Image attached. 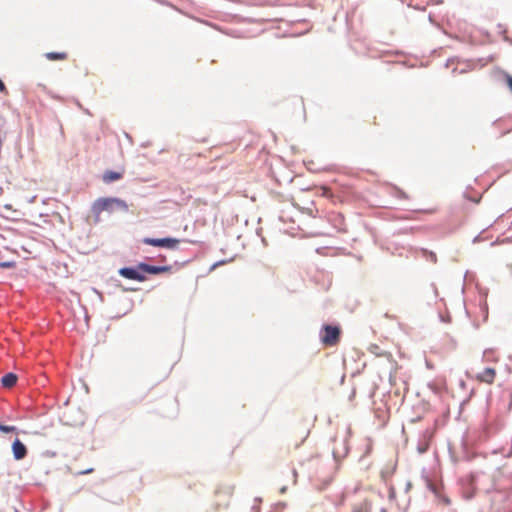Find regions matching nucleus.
Here are the masks:
<instances>
[{"mask_svg": "<svg viewBox=\"0 0 512 512\" xmlns=\"http://www.w3.org/2000/svg\"><path fill=\"white\" fill-rule=\"evenodd\" d=\"M92 213L98 221L102 212L113 213L115 211H127V203L119 198L114 197H103L98 198L92 205Z\"/></svg>", "mask_w": 512, "mask_h": 512, "instance_id": "1", "label": "nucleus"}, {"mask_svg": "<svg viewBox=\"0 0 512 512\" xmlns=\"http://www.w3.org/2000/svg\"><path fill=\"white\" fill-rule=\"evenodd\" d=\"M341 329L339 326L326 324L320 332L321 343L326 347L336 346L340 342Z\"/></svg>", "mask_w": 512, "mask_h": 512, "instance_id": "2", "label": "nucleus"}, {"mask_svg": "<svg viewBox=\"0 0 512 512\" xmlns=\"http://www.w3.org/2000/svg\"><path fill=\"white\" fill-rule=\"evenodd\" d=\"M497 376L496 369L493 367H486L481 372H478L473 379L479 383L492 385Z\"/></svg>", "mask_w": 512, "mask_h": 512, "instance_id": "3", "label": "nucleus"}, {"mask_svg": "<svg viewBox=\"0 0 512 512\" xmlns=\"http://www.w3.org/2000/svg\"><path fill=\"white\" fill-rule=\"evenodd\" d=\"M143 243L151 246H157V247H165L173 249L177 246L179 243L178 239L174 238H162V239H154V238H144Z\"/></svg>", "mask_w": 512, "mask_h": 512, "instance_id": "4", "label": "nucleus"}, {"mask_svg": "<svg viewBox=\"0 0 512 512\" xmlns=\"http://www.w3.org/2000/svg\"><path fill=\"white\" fill-rule=\"evenodd\" d=\"M119 274L129 280H135L139 282H143L146 280V276L141 272L138 267L137 268H130V267H123L119 270Z\"/></svg>", "mask_w": 512, "mask_h": 512, "instance_id": "5", "label": "nucleus"}, {"mask_svg": "<svg viewBox=\"0 0 512 512\" xmlns=\"http://www.w3.org/2000/svg\"><path fill=\"white\" fill-rule=\"evenodd\" d=\"M12 452L15 460H22L27 456V447L17 438L12 443Z\"/></svg>", "mask_w": 512, "mask_h": 512, "instance_id": "6", "label": "nucleus"}, {"mask_svg": "<svg viewBox=\"0 0 512 512\" xmlns=\"http://www.w3.org/2000/svg\"><path fill=\"white\" fill-rule=\"evenodd\" d=\"M138 269L143 273L149 274H160L164 272H169L171 270L170 266H152L146 263H139Z\"/></svg>", "mask_w": 512, "mask_h": 512, "instance_id": "7", "label": "nucleus"}, {"mask_svg": "<svg viewBox=\"0 0 512 512\" xmlns=\"http://www.w3.org/2000/svg\"><path fill=\"white\" fill-rule=\"evenodd\" d=\"M124 171H106L102 175V180L105 183H111L117 180H120L123 177Z\"/></svg>", "mask_w": 512, "mask_h": 512, "instance_id": "8", "label": "nucleus"}, {"mask_svg": "<svg viewBox=\"0 0 512 512\" xmlns=\"http://www.w3.org/2000/svg\"><path fill=\"white\" fill-rule=\"evenodd\" d=\"M16 382L17 376L14 373H7L1 379V383L5 388H12Z\"/></svg>", "mask_w": 512, "mask_h": 512, "instance_id": "9", "label": "nucleus"}, {"mask_svg": "<svg viewBox=\"0 0 512 512\" xmlns=\"http://www.w3.org/2000/svg\"><path fill=\"white\" fill-rule=\"evenodd\" d=\"M45 57L50 61H63L68 58V54L66 52H48Z\"/></svg>", "mask_w": 512, "mask_h": 512, "instance_id": "10", "label": "nucleus"}, {"mask_svg": "<svg viewBox=\"0 0 512 512\" xmlns=\"http://www.w3.org/2000/svg\"><path fill=\"white\" fill-rule=\"evenodd\" d=\"M483 359L486 362H498L499 356L494 349H486L483 353Z\"/></svg>", "mask_w": 512, "mask_h": 512, "instance_id": "11", "label": "nucleus"}, {"mask_svg": "<svg viewBox=\"0 0 512 512\" xmlns=\"http://www.w3.org/2000/svg\"><path fill=\"white\" fill-rule=\"evenodd\" d=\"M16 430H17V428L15 426H7V425L0 424V431H2V432L10 433V432H15Z\"/></svg>", "mask_w": 512, "mask_h": 512, "instance_id": "12", "label": "nucleus"}, {"mask_svg": "<svg viewBox=\"0 0 512 512\" xmlns=\"http://www.w3.org/2000/svg\"><path fill=\"white\" fill-rule=\"evenodd\" d=\"M321 189H322V195L323 196H325V197H332L333 196L330 188L323 186V187H321Z\"/></svg>", "mask_w": 512, "mask_h": 512, "instance_id": "13", "label": "nucleus"}, {"mask_svg": "<svg viewBox=\"0 0 512 512\" xmlns=\"http://www.w3.org/2000/svg\"><path fill=\"white\" fill-rule=\"evenodd\" d=\"M0 93L8 94V90L4 84V82L0 79Z\"/></svg>", "mask_w": 512, "mask_h": 512, "instance_id": "14", "label": "nucleus"}, {"mask_svg": "<svg viewBox=\"0 0 512 512\" xmlns=\"http://www.w3.org/2000/svg\"><path fill=\"white\" fill-rule=\"evenodd\" d=\"M1 209H2V211H14L12 209V205L11 204H5V205L2 206ZM1 214L3 215V212H1Z\"/></svg>", "mask_w": 512, "mask_h": 512, "instance_id": "15", "label": "nucleus"}, {"mask_svg": "<svg viewBox=\"0 0 512 512\" xmlns=\"http://www.w3.org/2000/svg\"><path fill=\"white\" fill-rule=\"evenodd\" d=\"M94 471L93 468H90V469H86L85 471H82L81 474H88V473H92Z\"/></svg>", "mask_w": 512, "mask_h": 512, "instance_id": "16", "label": "nucleus"}, {"mask_svg": "<svg viewBox=\"0 0 512 512\" xmlns=\"http://www.w3.org/2000/svg\"><path fill=\"white\" fill-rule=\"evenodd\" d=\"M430 255H431V259H433L435 261L436 260V255L434 253H432V252L430 253Z\"/></svg>", "mask_w": 512, "mask_h": 512, "instance_id": "17", "label": "nucleus"}, {"mask_svg": "<svg viewBox=\"0 0 512 512\" xmlns=\"http://www.w3.org/2000/svg\"><path fill=\"white\" fill-rule=\"evenodd\" d=\"M10 264L9 263H2L1 266L3 267H8Z\"/></svg>", "mask_w": 512, "mask_h": 512, "instance_id": "18", "label": "nucleus"}]
</instances>
